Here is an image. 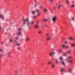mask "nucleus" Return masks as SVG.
<instances>
[{
    "mask_svg": "<svg viewBox=\"0 0 75 75\" xmlns=\"http://www.w3.org/2000/svg\"><path fill=\"white\" fill-rule=\"evenodd\" d=\"M23 25H26L28 27H29L30 25V22L29 21V19L28 18H27L23 21Z\"/></svg>",
    "mask_w": 75,
    "mask_h": 75,
    "instance_id": "1",
    "label": "nucleus"
},
{
    "mask_svg": "<svg viewBox=\"0 0 75 75\" xmlns=\"http://www.w3.org/2000/svg\"><path fill=\"white\" fill-rule=\"evenodd\" d=\"M35 12H37V16H38L40 14V10L38 9H36L35 11L33 10L31 11V14L32 15H34L35 14Z\"/></svg>",
    "mask_w": 75,
    "mask_h": 75,
    "instance_id": "2",
    "label": "nucleus"
},
{
    "mask_svg": "<svg viewBox=\"0 0 75 75\" xmlns=\"http://www.w3.org/2000/svg\"><path fill=\"white\" fill-rule=\"evenodd\" d=\"M51 20L53 23H56V21L57 20V17L56 16L52 17V18Z\"/></svg>",
    "mask_w": 75,
    "mask_h": 75,
    "instance_id": "3",
    "label": "nucleus"
},
{
    "mask_svg": "<svg viewBox=\"0 0 75 75\" xmlns=\"http://www.w3.org/2000/svg\"><path fill=\"white\" fill-rule=\"evenodd\" d=\"M18 32L17 33V35H20L22 34V33L21 31L22 30V29L21 28H18Z\"/></svg>",
    "mask_w": 75,
    "mask_h": 75,
    "instance_id": "4",
    "label": "nucleus"
},
{
    "mask_svg": "<svg viewBox=\"0 0 75 75\" xmlns=\"http://www.w3.org/2000/svg\"><path fill=\"white\" fill-rule=\"evenodd\" d=\"M75 16L72 17H71L70 18V20L71 21H74V22H75Z\"/></svg>",
    "mask_w": 75,
    "mask_h": 75,
    "instance_id": "5",
    "label": "nucleus"
},
{
    "mask_svg": "<svg viewBox=\"0 0 75 75\" xmlns=\"http://www.w3.org/2000/svg\"><path fill=\"white\" fill-rule=\"evenodd\" d=\"M0 18L1 19H4V16L2 14H0Z\"/></svg>",
    "mask_w": 75,
    "mask_h": 75,
    "instance_id": "6",
    "label": "nucleus"
},
{
    "mask_svg": "<svg viewBox=\"0 0 75 75\" xmlns=\"http://www.w3.org/2000/svg\"><path fill=\"white\" fill-rule=\"evenodd\" d=\"M51 40V37L50 36H48L47 37V38L46 39L47 41H50Z\"/></svg>",
    "mask_w": 75,
    "mask_h": 75,
    "instance_id": "7",
    "label": "nucleus"
},
{
    "mask_svg": "<svg viewBox=\"0 0 75 75\" xmlns=\"http://www.w3.org/2000/svg\"><path fill=\"white\" fill-rule=\"evenodd\" d=\"M38 28V25L37 24H35L34 25V28Z\"/></svg>",
    "mask_w": 75,
    "mask_h": 75,
    "instance_id": "8",
    "label": "nucleus"
},
{
    "mask_svg": "<svg viewBox=\"0 0 75 75\" xmlns=\"http://www.w3.org/2000/svg\"><path fill=\"white\" fill-rule=\"evenodd\" d=\"M13 41V39L12 38H10L9 40V42L10 43H11Z\"/></svg>",
    "mask_w": 75,
    "mask_h": 75,
    "instance_id": "9",
    "label": "nucleus"
},
{
    "mask_svg": "<svg viewBox=\"0 0 75 75\" xmlns=\"http://www.w3.org/2000/svg\"><path fill=\"white\" fill-rule=\"evenodd\" d=\"M15 73H16L15 75H20L18 74H17V70H14Z\"/></svg>",
    "mask_w": 75,
    "mask_h": 75,
    "instance_id": "10",
    "label": "nucleus"
},
{
    "mask_svg": "<svg viewBox=\"0 0 75 75\" xmlns=\"http://www.w3.org/2000/svg\"><path fill=\"white\" fill-rule=\"evenodd\" d=\"M54 67H55V64H52L51 65V67L52 68H54Z\"/></svg>",
    "mask_w": 75,
    "mask_h": 75,
    "instance_id": "11",
    "label": "nucleus"
},
{
    "mask_svg": "<svg viewBox=\"0 0 75 75\" xmlns=\"http://www.w3.org/2000/svg\"><path fill=\"white\" fill-rule=\"evenodd\" d=\"M71 7H72V8H75V5L74 4H72L71 6Z\"/></svg>",
    "mask_w": 75,
    "mask_h": 75,
    "instance_id": "12",
    "label": "nucleus"
},
{
    "mask_svg": "<svg viewBox=\"0 0 75 75\" xmlns=\"http://www.w3.org/2000/svg\"><path fill=\"white\" fill-rule=\"evenodd\" d=\"M46 36L47 37H50V33H47L46 34Z\"/></svg>",
    "mask_w": 75,
    "mask_h": 75,
    "instance_id": "13",
    "label": "nucleus"
},
{
    "mask_svg": "<svg viewBox=\"0 0 75 75\" xmlns=\"http://www.w3.org/2000/svg\"><path fill=\"white\" fill-rule=\"evenodd\" d=\"M61 5H58L57 6V8H59L61 7Z\"/></svg>",
    "mask_w": 75,
    "mask_h": 75,
    "instance_id": "14",
    "label": "nucleus"
},
{
    "mask_svg": "<svg viewBox=\"0 0 75 75\" xmlns=\"http://www.w3.org/2000/svg\"><path fill=\"white\" fill-rule=\"evenodd\" d=\"M29 38H26L25 39V41H28V40H29Z\"/></svg>",
    "mask_w": 75,
    "mask_h": 75,
    "instance_id": "15",
    "label": "nucleus"
},
{
    "mask_svg": "<svg viewBox=\"0 0 75 75\" xmlns=\"http://www.w3.org/2000/svg\"><path fill=\"white\" fill-rule=\"evenodd\" d=\"M30 24H31V25H33V24H34V21H30Z\"/></svg>",
    "mask_w": 75,
    "mask_h": 75,
    "instance_id": "16",
    "label": "nucleus"
},
{
    "mask_svg": "<svg viewBox=\"0 0 75 75\" xmlns=\"http://www.w3.org/2000/svg\"><path fill=\"white\" fill-rule=\"evenodd\" d=\"M16 45H17V46H20L21 45V44H20V43L18 42H17L16 43Z\"/></svg>",
    "mask_w": 75,
    "mask_h": 75,
    "instance_id": "17",
    "label": "nucleus"
},
{
    "mask_svg": "<svg viewBox=\"0 0 75 75\" xmlns=\"http://www.w3.org/2000/svg\"><path fill=\"white\" fill-rule=\"evenodd\" d=\"M65 46H66V45H62V48H65Z\"/></svg>",
    "mask_w": 75,
    "mask_h": 75,
    "instance_id": "18",
    "label": "nucleus"
},
{
    "mask_svg": "<svg viewBox=\"0 0 75 75\" xmlns=\"http://www.w3.org/2000/svg\"><path fill=\"white\" fill-rule=\"evenodd\" d=\"M65 48H66L67 49H68L69 48V46L67 45H66Z\"/></svg>",
    "mask_w": 75,
    "mask_h": 75,
    "instance_id": "19",
    "label": "nucleus"
},
{
    "mask_svg": "<svg viewBox=\"0 0 75 75\" xmlns=\"http://www.w3.org/2000/svg\"><path fill=\"white\" fill-rule=\"evenodd\" d=\"M55 61L56 62V64H58V59H55Z\"/></svg>",
    "mask_w": 75,
    "mask_h": 75,
    "instance_id": "20",
    "label": "nucleus"
},
{
    "mask_svg": "<svg viewBox=\"0 0 75 75\" xmlns=\"http://www.w3.org/2000/svg\"><path fill=\"white\" fill-rule=\"evenodd\" d=\"M72 71V69L70 68H69L68 69V72H71Z\"/></svg>",
    "mask_w": 75,
    "mask_h": 75,
    "instance_id": "21",
    "label": "nucleus"
},
{
    "mask_svg": "<svg viewBox=\"0 0 75 75\" xmlns=\"http://www.w3.org/2000/svg\"><path fill=\"white\" fill-rule=\"evenodd\" d=\"M44 11L45 12V13H46V12H47L48 11V9L45 8L44 9Z\"/></svg>",
    "mask_w": 75,
    "mask_h": 75,
    "instance_id": "22",
    "label": "nucleus"
},
{
    "mask_svg": "<svg viewBox=\"0 0 75 75\" xmlns=\"http://www.w3.org/2000/svg\"><path fill=\"white\" fill-rule=\"evenodd\" d=\"M66 3H67V4H68L69 3V0H66Z\"/></svg>",
    "mask_w": 75,
    "mask_h": 75,
    "instance_id": "23",
    "label": "nucleus"
},
{
    "mask_svg": "<svg viewBox=\"0 0 75 75\" xmlns=\"http://www.w3.org/2000/svg\"><path fill=\"white\" fill-rule=\"evenodd\" d=\"M42 33V31H38V33L39 34H41Z\"/></svg>",
    "mask_w": 75,
    "mask_h": 75,
    "instance_id": "24",
    "label": "nucleus"
},
{
    "mask_svg": "<svg viewBox=\"0 0 75 75\" xmlns=\"http://www.w3.org/2000/svg\"><path fill=\"white\" fill-rule=\"evenodd\" d=\"M0 51H1V52L3 51V48H0Z\"/></svg>",
    "mask_w": 75,
    "mask_h": 75,
    "instance_id": "25",
    "label": "nucleus"
},
{
    "mask_svg": "<svg viewBox=\"0 0 75 75\" xmlns=\"http://www.w3.org/2000/svg\"><path fill=\"white\" fill-rule=\"evenodd\" d=\"M73 38H71V37H69V40H73Z\"/></svg>",
    "mask_w": 75,
    "mask_h": 75,
    "instance_id": "26",
    "label": "nucleus"
},
{
    "mask_svg": "<svg viewBox=\"0 0 75 75\" xmlns=\"http://www.w3.org/2000/svg\"><path fill=\"white\" fill-rule=\"evenodd\" d=\"M62 63L63 65H65V63L64 62H62Z\"/></svg>",
    "mask_w": 75,
    "mask_h": 75,
    "instance_id": "27",
    "label": "nucleus"
},
{
    "mask_svg": "<svg viewBox=\"0 0 75 75\" xmlns=\"http://www.w3.org/2000/svg\"><path fill=\"white\" fill-rule=\"evenodd\" d=\"M61 71L62 72H63V71H64V69L63 68H61Z\"/></svg>",
    "mask_w": 75,
    "mask_h": 75,
    "instance_id": "28",
    "label": "nucleus"
},
{
    "mask_svg": "<svg viewBox=\"0 0 75 75\" xmlns=\"http://www.w3.org/2000/svg\"><path fill=\"white\" fill-rule=\"evenodd\" d=\"M67 52L68 54H70V52H71V51L68 50L67 51Z\"/></svg>",
    "mask_w": 75,
    "mask_h": 75,
    "instance_id": "29",
    "label": "nucleus"
},
{
    "mask_svg": "<svg viewBox=\"0 0 75 75\" xmlns=\"http://www.w3.org/2000/svg\"><path fill=\"white\" fill-rule=\"evenodd\" d=\"M48 64L49 65H50L51 64V61H49L48 62Z\"/></svg>",
    "mask_w": 75,
    "mask_h": 75,
    "instance_id": "30",
    "label": "nucleus"
},
{
    "mask_svg": "<svg viewBox=\"0 0 75 75\" xmlns=\"http://www.w3.org/2000/svg\"><path fill=\"white\" fill-rule=\"evenodd\" d=\"M50 3H52V2H53V0H49Z\"/></svg>",
    "mask_w": 75,
    "mask_h": 75,
    "instance_id": "31",
    "label": "nucleus"
},
{
    "mask_svg": "<svg viewBox=\"0 0 75 75\" xmlns=\"http://www.w3.org/2000/svg\"><path fill=\"white\" fill-rule=\"evenodd\" d=\"M71 47H74V46H75V44H72L71 45Z\"/></svg>",
    "mask_w": 75,
    "mask_h": 75,
    "instance_id": "32",
    "label": "nucleus"
},
{
    "mask_svg": "<svg viewBox=\"0 0 75 75\" xmlns=\"http://www.w3.org/2000/svg\"><path fill=\"white\" fill-rule=\"evenodd\" d=\"M33 18H37V16H33Z\"/></svg>",
    "mask_w": 75,
    "mask_h": 75,
    "instance_id": "33",
    "label": "nucleus"
},
{
    "mask_svg": "<svg viewBox=\"0 0 75 75\" xmlns=\"http://www.w3.org/2000/svg\"><path fill=\"white\" fill-rule=\"evenodd\" d=\"M52 53L51 52L49 53V55H50V56H52Z\"/></svg>",
    "mask_w": 75,
    "mask_h": 75,
    "instance_id": "34",
    "label": "nucleus"
},
{
    "mask_svg": "<svg viewBox=\"0 0 75 75\" xmlns=\"http://www.w3.org/2000/svg\"><path fill=\"white\" fill-rule=\"evenodd\" d=\"M63 55H64V56H66V55H67V53H63Z\"/></svg>",
    "mask_w": 75,
    "mask_h": 75,
    "instance_id": "35",
    "label": "nucleus"
},
{
    "mask_svg": "<svg viewBox=\"0 0 75 75\" xmlns=\"http://www.w3.org/2000/svg\"><path fill=\"white\" fill-rule=\"evenodd\" d=\"M17 49L18 50H20V47H18L17 48Z\"/></svg>",
    "mask_w": 75,
    "mask_h": 75,
    "instance_id": "36",
    "label": "nucleus"
},
{
    "mask_svg": "<svg viewBox=\"0 0 75 75\" xmlns=\"http://www.w3.org/2000/svg\"><path fill=\"white\" fill-rule=\"evenodd\" d=\"M3 57V54H0V57L1 58V57Z\"/></svg>",
    "mask_w": 75,
    "mask_h": 75,
    "instance_id": "37",
    "label": "nucleus"
},
{
    "mask_svg": "<svg viewBox=\"0 0 75 75\" xmlns=\"http://www.w3.org/2000/svg\"><path fill=\"white\" fill-rule=\"evenodd\" d=\"M61 50H59V53H61Z\"/></svg>",
    "mask_w": 75,
    "mask_h": 75,
    "instance_id": "38",
    "label": "nucleus"
},
{
    "mask_svg": "<svg viewBox=\"0 0 75 75\" xmlns=\"http://www.w3.org/2000/svg\"><path fill=\"white\" fill-rule=\"evenodd\" d=\"M52 54H54V55H55V52H52Z\"/></svg>",
    "mask_w": 75,
    "mask_h": 75,
    "instance_id": "39",
    "label": "nucleus"
},
{
    "mask_svg": "<svg viewBox=\"0 0 75 75\" xmlns=\"http://www.w3.org/2000/svg\"><path fill=\"white\" fill-rule=\"evenodd\" d=\"M11 52H8V54H11Z\"/></svg>",
    "mask_w": 75,
    "mask_h": 75,
    "instance_id": "40",
    "label": "nucleus"
},
{
    "mask_svg": "<svg viewBox=\"0 0 75 75\" xmlns=\"http://www.w3.org/2000/svg\"><path fill=\"white\" fill-rule=\"evenodd\" d=\"M68 58H72V57L71 56H68Z\"/></svg>",
    "mask_w": 75,
    "mask_h": 75,
    "instance_id": "41",
    "label": "nucleus"
},
{
    "mask_svg": "<svg viewBox=\"0 0 75 75\" xmlns=\"http://www.w3.org/2000/svg\"><path fill=\"white\" fill-rule=\"evenodd\" d=\"M60 59H63L62 57H60L59 58Z\"/></svg>",
    "mask_w": 75,
    "mask_h": 75,
    "instance_id": "42",
    "label": "nucleus"
},
{
    "mask_svg": "<svg viewBox=\"0 0 75 75\" xmlns=\"http://www.w3.org/2000/svg\"><path fill=\"white\" fill-rule=\"evenodd\" d=\"M44 21H47V19H44Z\"/></svg>",
    "mask_w": 75,
    "mask_h": 75,
    "instance_id": "43",
    "label": "nucleus"
},
{
    "mask_svg": "<svg viewBox=\"0 0 75 75\" xmlns=\"http://www.w3.org/2000/svg\"><path fill=\"white\" fill-rule=\"evenodd\" d=\"M64 43H65V44H67L68 43V42L67 41H65V42H64Z\"/></svg>",
    "mask_w": 75,
    "mask_h": 75,
    "instance_id": "44",
    "label": "nucleus"
},
{
    "mask_svg": "<svg viewBox=\"0 0 75 75\" xmlns=\"http://www.w3.org/2000/svg\"><path fill=\"white\" fill-rule=\"evenodd\" d=\"M18 37H17L16 38V40H18Z\"/></svg>",
    "mask_w": 75,
    "mask_h": 75,
    "instance_id": "45",
    "label": "nucleus"
},
{
    "mask_svg": "<svg viewBox=\"0 0 75 75\" xmlns=\"http://www.w3.org/2000/svg\"><path fill=\"white\" fill-rule=\"evenodd\" d=\"M1 44L2 45H3V42H1Z\"/></svg>",
    "mask_w": 75,
    "mask_h": 75,
    "instance_id": "46",
    "label": "nucleus"
},
{
    "mask_svg": "<svg viewBox=\"0 0 75 75\" xmlns=\"http://www.w3.org/2000/svg\"><path fill=\"white\" fill-rule=\"evenodd\" d=\"M69 62L70 63H71L72 62V60H69Z\"/></svg>",
    "mask_w": 75,
    "mask_h": 75,
    "instance_id": "47",
    "label": "nucleus"
},
{
    "mask_svg": "<svg viewBox=\"0 0 75 75\" xmlns=\"http://www.w3.org/2000/svg\"><path fill=\"white\" fill-rule=\"evenodd\" d=\"M45 27H47V24H45Z\"/></svg>",
    "mask_w": 75,
    "mask_h": 75,
    "instance_id": "48",
    "label": "nucleus"
},
{
    "mask_svg": "<svg viewBox=\"0 0 75 75\" xmlns=\"http://www.w3.org/2000/svg\"><path fill=\"white\" fill-rule=\"evenodd\" d=\"M54 50H55V49H54V48L52 49V51H54Z\"/></svg>",
    "mask_w": 75,
    "mask_h": 75,
    "instance_id": "49",
    "label": "nucleus"
},
{
    "mask_svg": "<svg viewBox=\"0 0 75 75\" xmlns=\"http://www.w3.org/2000/svg\"><path fill=\"white\" fill-rule=\"evenodd\" d=\"M34 7H36V5H35L34 6Z\"/></svg>",
    "mask_w": 75,
    "mask_h": 75,
    "instance_id": "50",
    "label": "nucleus"
},
{
    "mask_svg": "<svg viewBox=\"0 0 75 75\" xmlns=\"http://www.w3.org/2000/svg\"><path fill=\"white\" fill-rule=\"evenodd\" d=\"M41 7H42V6H40L39 8H41Z\"/></svg>",
    "mask_w": 75,
    "mask_h": 75,
    "instance_id": "51",
    "label": "nucleus"
},
{
    "mask_svg": "<svg viewBox=\"0 0 75 75\" xmlns=\"http://www.w3.org/2000/svg\"><path fill=\"white\" fill-rule=\"evenodd\" d=\"M37 23L38 24H39V22L37 21Z\"/></svg>",
    "mask_w": 75,
    "mask_h": 75,
    "instance_id": "52",
    "label": "nucleus"
},
{
    "mask_svg": "<svg viewBox=\"0 0 75 75\" xmlns=\"http://www.w3.org/2000/svg\"><path fill=\"white\" fill-rule=\"evenodd\" d=\"M1 27L0 26V30H1Z\"/></svg>",
    "mask_w": 75,
    "mask_h": 75,
    "instance_id": "53",
    "label": "nucleus"
},
{
    "mask_svg": "<svg viewBox=\"0 0 75 75\" xmlns=\"http://www.w3.org/2000/svg\"><path fill=\"white\" fill-rule=\"evenodd\" d=\"M61 75H64L63 74H62Z\"/></svg>",
    "mask_w": 75,
    "mask_h": 75,
    "instance_id": "54",
    "label": "nucleus"
},
{
    "mask_svg": "<svg viewBox=\"0 0 75 75\" xmlns=\"http://www.w3.org/2000/svg\"><path fill=\"white\" fill-rule=\"evenodd\" d=\"M72 3H73V2H72Z\"/></svg>",
    "mask_w": 75,
    "mask_h": 75,
    "instance_id": "55",
    "label": "nucleus"
}]
</instances>
